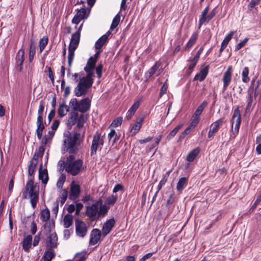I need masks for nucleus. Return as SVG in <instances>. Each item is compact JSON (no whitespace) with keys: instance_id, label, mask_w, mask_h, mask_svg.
Wrapping results in <instances>:
<instances>
[{"instance_id":"nucleus-1","label":"nucleus","mask_w":261,"mask_h":261,"mask_svg":"<svg viewBox=\"0 0 261 261\" xmlns=\"http://www.w3.org/2000/svg\"><path fill=\"white\" fill-rule=\"evenodd\" d=\"M37 165L36 163L30 161L28 170V180L22 192L23 198L26 199L28 195L30 199L31 206L33 208H36L39 201V187L34 182V174Z\"/></svg>"},{"instance_id":"nucleus-2","label":"nucleus","mask_w":261,"mask_h":261,"mask_svg":"<svg viewBox=\"0 0 261 261\" xmlns=\"http://www.w3.org/2000/svg\"><path fill=\"white\" fill-rule=\"evenodd\" d=\"M81 137V132H74L73 136L70 133L66 134L64 139V150L71 154L77 153L81 142L80 140Z\"/></svg>"},{"instance_id":"nucleus-3","label":"nucleus","mask_w":261,"mask_h":261,"mask_svg":"<svg viewBox=\"0 0 261 261\" xmlns=\"http://www.w3.org/2000/svg\"><path fill=\"white\" fill-rule=\"evenodd\" d=\"M86 119L84 114L79 115L77 112H73L70 113L68 116V119L67 121V126L69 129L77 123L74 129H77L76 132H82V138L84 137L85 133V128L84 127Z\"/></svg>"},{"instance_id":"nucleus-4","label":"nucleus","mask_w":261,"mask_h":261,"mask_svg":"<svg viewBox=\"0 0 261 261\" xmlns=\"http://www.w3.org/2000/svg\"><path fill=\"white\" fill-rule=\"evenodd\" d=\"M102 203V200L100 199L91 205L86 206L85 214L90 221H94L97 219L99 206Z\"/></svg>"},{"instance_id":"nucleus-5","label":"nucleus","mask_w":261,"mask_h":261,"mask_svg":"<svg viewBox=\"0 0 261 261\" xmlns=\"http://www.w3.org/2000/svg\"><path fill=\"white\" fill-rule=\"evenodd\" d=\"M83 165V161L81 159H77L74 163L68 164L65 167V170L72 176H76L81 172Z\"/></svg>"},{"instance_id":"nucleus-6","label":"nucleus","mask_w":261,"mask_h":261,"mask_svg":"<svg viewBox=\"0 0 261 261\" xmlns=\"http://www.w3.org/2000/svg\"><path fill=\"white\" fill-rule=\"evenodd\" d=\"M104 140L101 137V134L97 131L93 136L92 144L90 148V155L92 156L96 154L97 150L99 146H103Z\"/></svg>"},{"instance_id":"nucleus-7","label":"nucleus","mask_w":261,"mask_h":261,"mask_svg":"<svg viewBox=\"0 0 261 261\" xmlns=\"http://www.w3.org/2000/svg\"><path fill=\"white\" fill-rule=\"evenodd\" d=\"M231 122L232 127H233V129L239 131L240 126L241 123V116L239 107L238 106H237L234 110Z\"/></svg>"},{"instance_id":"nucleus-8","label":"nucleus","mask_w":261,"mask_h":261,"mask_svg":"<svg viewBox=\"0 0 261 261\" xmlns=\"http://www.w3.org/2000/svg\"><path fill=\"white\" fill-rule=\"evenodd\" d=\"M232 67L231 66H229L226 71L224 73L222 81L223 83V91L224 92L226 90L227 87L230 85L232 80Z\"/></svg>"},{"instance_id":"nucleus-9","label":"nucleus","mask_w":261,"mask_h":261,"mask_svg":"<svg viewBox=\"0 0 261 261\" xmlns=\"http://www.w3.org/2000/svg\"><path fill=\"white\" fill-rule=\"evenodd\" d=\"M45 122H44L43 115H38L36 121L37 129L36 130V134L39 140L41 139L42 138L43 131L45 128Z\"/></svg>"},{"instance_id":"nucleus-10","label":"nucleus","mask_w":261,"mask_h":261,"mask_svg":"<svg viewBox=\"0 0 261 261\" xmlns=\"http://www.w3.org/2000/svg\"><path fill=\"white\" fill-rule=\"evenodd\" d=\"M75 231L78 236L84 237L87 232L86 224L83 221L76 219L75 220Z\"/></svg>"},{"instance_id":"nucleus-11","label":"nucleus","mask_w":261,"mask_h":261,"mask_svg":"<svg viewBox=\"0 0 261 261\" xmlns=\"http://www.w3.org/2000/svg\"><path fill=\"white\" fill-rule=\"evenodd\" d=\"M80 193V186L74 181H72L70 184L69 198L71 200H74L79 197Z\"/></svg>"},{"instance_id":"nucleus-12","label":"nucleus","mask_w":261,"mask_h":261,"mask_svg":"<svg viewBox=\"0 0 261 261\" xmlns=\"http://www.w3.org/2000/svg\"><path fill=\"white\" fill-rule=\"evenodd\" d=\"M224 118H221L211 124L207 137L210 139L213 137L219 130L220 125L223 123Z\"/></svg>"},{"instance_id":"nucleus-13","label":"nucleus","mask_w":261,"mask_h":261,"mask_svg":"<svg viewBox=\"0 0 261 261\" xmlns=\"http://www.w3.org/2000/svg\"><path fill=\"white\" fill-rule=\"evenodd\" d=\"M86 13L87 10L85 8L80 9L77 11L76 14L73 17L72 22L76 24H79L82 19L87 17Z\"/></svg>"},{"instance_id":"nucleus-14","label":"nucleus","mask_w":261,"mask_h":261,"mask_svg":"<svg viewBox=\"0 0 261 261\" xmlns=\"http://www.w3.org/2000/svg\"><path fill=\"white\" fill-rule=\"evenodd\" d=\"M115 223L116 221L114 218L107 220L102 228V234L103 236H106L111 232L112 229L115 226Z\"/></svg>"},{"instance_id":"nucleus-15","label":"nucleus","mask_w":261,"mask_h":261,"mask_svg":"<svg viewBox=\"0 0 261 261\" xmlns=\"http://www.w3.org/2000/svg\"><path fill=\"white\" fill-rule=\"evenodd\" d=\"M208 103L206 101H203L196 110L193 116L192 121H195L198 123L200 120L199 116L202 114L203 110L206 107Z\"/></svg>"},{"instance_id":"nucleus-16","label":"nucleus","mask_w":261,"mask_h":261,"mask_svg":"<svg viewBox=\"0 0 261 261\" xmlns=\"http://www.w3.org/2000/svg\"><path fill=\"white\" fill-rule=\"evenodd\" d=\"M101 236V232L98 229L95 228L92 229L89 241V244L91 245H94L100 240Z\"/></svg>"},{"instance_id":"nucleus-17","label":"nucleus","mask_w":261,"mask_h":261,"mask_svg":"<svg viewBox=\"0 0 261 261\" xmlns=\"http://www.w3.org/2000/svg\"><path fill=\"white\" fill-rule=\"evenodd\" d=\"M81 28L82 25L80 26L79 30L72 35L69 45V46H71V48L73 47L74 48L76 49L78 46L80 40Z\"/></svg>"},{"instance_id":"nucleus-18","label":"nucleus","mask_w":261,"mask_h":261,"mask_svg":"<svg viewBox=\"0 0 261 261\" xmlns=\"http://www.w3.org/2000/svg\"><path fill=\"white\" fill-rule=\"evenodd\" d=\"M58 236L56 232L50 234L48 241L46 242V248H50L53 249L57 248L58 245Z\"/></svg>"},{"instance_id":"nucleus-19","label":"nucleus","mask_w":261,"mask_h":261,"mask_svg":"<svg viewBox=\"0 0 261 261\" xmlns=\"http://www.w3.org/2000/svg\"><path fill=\"white\" fill-rule=\"evenodd\" d=\"M210 69V65H207L203 68H202L200 71L197 73L194 78V80H199L200 82H202L205 80L207 76Z\"/></svg>"},{"instance_id":"nucleus-20","label":"nucleus","mask_w":261,"mask_h":261,"mask_svg":"<svg viewBox=\"0 0 261 261\" xmlns=\"http://www.w3.org/2000/svg\"><path fill=\"white\" fill-rule=\"evenodd\" d=\"M234 34V31H230L224 38V39L223 40L221 44V47L219 49V55L218 57H220L221 56L222 53L224 49L227 46L229 42L230 41V40L232 39L233 35Z\"/></svg>"},{"instance_id":"nucleus-21","label":"nucleus","mask_w":261,"mask_h":261,"mask_svg":"<svg viewBox=\"0 0 261 261\" xmlns=\"http://www.w3.org/2000/svg\"><path fill=\"white\" fill-rule=\"evenodd\" d=\"M79 105V112L85 113L90 110L91 100L88 97L85 98L80 101Z\"/></svg>"},{"instance_id":"nucleus-22","label":"nucleus","mask_w":261,"mask_h":261,"mask_svg":"<svg viewBox=\"0 0 261 261\" xmlns=\"http://www.w3.org/2000/svg\"><path fill=\"white\" fill-rule=\"evenodd\" d=\"M143 120L144 118H140L137 120L135 123L130 125V132L132 133V136H134L139 132L142 127Z\"/></svg>"},{"instance_id":"nucleus-23","label":"nucleus","mask_w":261,"mask_h":261,"mask_svg":"<svg viewBox=\"0 0 261 261\" xmlns=\"http://www.w3.org/2000/svg\"><path fill=\"white\" fill-rule=\"evenodd\" d=\"M254 98V93L250 90L247 91V95L246 96L247 106L245 108V113H247L250 112L252 110L251 106L253 103V100Z\"/></svg>"},{"instance_id":"nucleus-24","label":"nucleus","mask_w":261,"mask_h":261,"mask_svg":"<svg viewBox=\"0 0 261 261\" xmlns=\"http://www.w3.org/2000/svg\"><path fill=\"white\" fill-rule=\"evenodd\" d=\"M15 60L16 64L19 66V71H21L24 60V50L22 48L18 50Z\"/></svg>"},{"instance_id":"nucleus-25","label":"nucleus","mask_w":261,"mask_h":261,"mask_svg":"<svg viewBox=\"0 0 261 261\" xmlns=\"http://www.w3.org/2000/svg\"><path fill=\"white\" fill-rule=\"evenodd\" d=\"M161 65V62L160 61H157L148 71L145 72L144 76L146 81H147L155 73Z\"/></svg>"},{"instance_id":"nucleus-26","label":"nucleus","mask_w":261,"mask_h":261,"mask_svg":"<svg viewBox=\"0 0 261 261\" xmlns=\"http://www.w3.org/2000/svg\"><path fill=\"white\" fill-rule=\"evenodd\" d=\"M39 179L42 181L43 184H46L48 180V176L47 170L44 169L42 170V164H41L39 170Z\"/></svg>"},{"instance_id":"nucleus-27","label":"nucleus","mask_w":261,"mask_h":261,"mask_svg":"<svg viewBox=\"0 0 261 261\" xmlns=\"http://www.w3.org/2000/svg\"><path fill=\"white\" fill-rule=\"evenodd\" d=\"M111 34V32L108 31L107 33L100 37L95 42V47L97 49H100L105 44L108 39V36Z\"/></svg>"},{"instance_id":"nucleus-28","label":"nucleus","mask_w":261,"mask_h":261,"mask_svg":"<svg viewBox=\"0 0 261 261\" xmlns=\"http://www.w3.org/2000/svg\"><path fill=\"white\" fill-rule=\"evenodd\" d=\"M56 256V252L54 249L50 248H46L44 252L42 259L44 261H51Z\"/></svg>"},{"instance_id":"nucleus-29","label":"nucleus","mask_w":261,"mask_h":261,"mask_svg":"<svg viewBox=\"0 0 261 261\" xmlns=\"http://www.w3.org/2000/svg\"><path fill=\"white\" fill-rule=\"evenodd\" d=\"M32 242V236L31 234L27 236L22 241V249L27 252H29Z\"/></svg>"},{"instance_id":"nucleus-30","label":"nucleus","mask_w":261,"mask_h":261,"mask_svg":"<svg viewBox=\"0 0 261 261\" xmlns=\"http://www.w3.org/2000/svg\"><path fill=\"white\" fill-rule=\"evenodd\" d=\"M200 149L199 147L193 149L188 154L186 157V160L190 163L193 162L200 153Z\"/></svg>"},{"instance_id":"nucleus-31","label":"nucleus","mask_w":261,"mask_h":261,"mask_svg":"<svg viewBox=\"0 0 261 261\" xmlns=\"http://www.w3.org/2000/svg\"><path fill=\"white\" fill-rule=\"evenodd\" d=\"M140 104V101H137L135 102L133 106L129 108V109L127 112L126 116L125 117V118L127 120H130L133 117L135 113L138 109Z\"/></svg>"},{"instance_id":"nucleus-32","label":"nucleus","mask_w":261,"mask_h":261,"mask_svg":"<svg viewBox=\"0 0 261 261\" xmlns=\"http://www.w3.org/2000/svg\"><path fill=\"white\" fill-rule=\"evenodd\" d=\"M198 32H194L191 36L188 42L187 43L185 47V50H189L196 42L198 39Z\"/></svg>"},{"instance_id":"nucleus-33","label":"nucleus","mask_w":261,"mask_h":261,"mask_svg":"<svg viewBox=\"0 0 261 261\" xmlns=\"http://www.w3.org/2000/svg\"><path fill=\"white\" fill-rule=\"evenodd\" d=\"M188 182V177H182L180 178L177 183L176 189L181 192L187 186Z\"/></svg>"},{"instance_id":"nucleus-34","label":"nucleus","mask_w":261,"mask_h":261,"mask_svg":"<svg viewBox=\"0 0 261 261\" xmlns=\"http://www.w3.org/2000/svg\"><path fill=\"white\" fill-rule=\"evenodd\" d=\"M78 83L77 86L75 88L74 92V94L77 97L82 96L85 95L88 91V88H86L85 87Z\"/></svg>"},{"instance_id":"nucleus-35","label":"nucleus","mask_w":261,"mask_h":261,"mask_svg":"<svg viewBox=\"0 0 261 261\" xmlns=\"http://www.w3.org/2000/svg\"><path fill=\"white\" fill-rule=\"evenodd\" d=\"M210 10V6H207L202 12L199 19V28L206 22V17Z\"/></svg>"},{"instance_id":"nucleus-36","label":"nucleus","mask_w":261,"mask_h":261,"mask_svg":"<svg viewBox=\"0 0 261 261\" xmlns=\"http://www.w3.org/2000/svg\"><path fill=\"white\" fill-rule=\"evenodd\" d=\"M36 53V44L33 39L30 41V49L29 53V61L32 62Z\"/></svg>"},{"instance_id":"nucleus-37","label":"nucleus","mask_w":261,"mask_h":261,"mask_svg":"<svg viewBox=\"0 0 261 261\" xmlns=\"http://www.w3.org/2000/svg\"><path fill=\"white\" fill-rule=\"evenodd\" d=\"M171 172V170H169V171L166 172V173L165 174H163V177L162 179L160 180V181L158 186L157 192L160 191L162 189L163 186H164L165 185V184L166 183V182L167 181V180L168 179L169 176Z\"/></svg>"},{"instance_id":"nucleus-38","label":"nucleus","mask_w":261,"mask_h":261,"mask_svg":"<svg viewBox=\"0 0 261 261\" xmlns=\"http://www.w3.org/2000/svg\"><path fill=\"white\" fill-rule=\"evenodd\" d=\"M48 42V37L47 36H44L39 42V53H41L44 49Z\"/></svg>"},{"instance_id":"nucleus-39","label":"nucleus","mask_w":261,"mask_h":261,"mask_svg":"<svg viewBox=\"0 0 261 261\" xmlns=\"http://www.w3.org/2000/svg\"><path fill=\"white\" fill-rule=\"evenodd\" d=\"M69 111V107L65 104L64 102L60 104L58 110V113L60 117H64L66 113L65 112Z\"/></svg>"},{"instance_id":"nucleus-40","label":"nucleus","mask_w":261,"mask_h":261,"mask_svg":"<svg viewBox=\"0 0 261 261\" xmlns=\"http://www.w3.org/2000/svg\"><path fill=\"white\" fill-rule=\"evenodd\" d=\"M64 226L65 228H69L72 224L73 217L71 215L67 214L63 219Z\"/></svg>"},{"instance_id":"nucleus-41","label":"nucleus","mask_w":261,"mask_h":261,"mask_svg":"<svg viewBox=\"0 0 261 261\" xmlns=\"http://www.w3.org/2000/svg\"><path fill=\"white\" fill-rule=\"evenodd\" d=\"M183 124H180L176 126L167 136L166 140L170 141L172 139L177 133V132L181 128Z\"/></svg>"},{"instance_id":"nucleus-42","label":"nucleus","mask_w":261,"mask_h":261,"mask_svg":"<svg viewBox=\"0 0 261 261\" xmlns=\"http://www.w3.org/2000/svg\"><path fill=\"white\" fill-rule=\"evenodd\" d=\"M75 48H71V46L68 47V63L69 67H71L74 57V51Z\"/></svg>"},{"instance_id":"nucleus-43","label":"nucleus","mask_w":261,"mask_h":261,"mask_svg":"<svg viewBox=\"0 0 261 261\" xmlns=\"http://www.w3.org/2000/svg\"><path fill=\"white\" fill-rule=\"evenodd\" d=\"M93 83V81L89 80L85 77L81 78L79 82V84H81L86 88H90Z\"/></svg>"},{"instance_id":"nucleus-44","label":"nucleus","mask_w":261,"mask_h":261,"mask_svg":"<svg viewBox=\"0 0 261 261\" xmlns=\"http://www.w3.org/2000/svg\"><path fill=\"white\" fill-rule=\"evenodd\" d=\"M40 218L43 222H47L50 218V212L48 208L44 209L41 212Z\"/></svg>"},{"instance_id":"nucleus-45","label":"nucleus","mask_w":261,"mask_h":261,"mask_svg":"<svg viewBox=\"0 0 261 261\" xmlns=\"http://www.w3.org/2000/svg\"><path fill=\"white\" fill-rule=\"evenodd\" d=\"M249 71V68L248 67H245L243 70L242 73V81L245 83H247L250 81V77L248 76Z\"/></svg>"},{"instance_id":"nucleus-46","label":"nucleus","mask_w":261,"mask_h":261,"mask_svg":"<svg viewBox=\"0 0 261 261\" xmlns=\"http://www.w3.org/2000/svg\"><path fill=\"white\" fill-rule=\"evenodd\" d=\"M109 209V207L106 205H102V203L99 205L98 212V217L105 216L107 214Z\"/></svg>"},{"instance_id":"nucleus-47","label":"nucleus","mask_w":261,"mask_h":261,"mask_svg":"<svg viewBox=\"0 0 261 261\" xmlns=\"http://www.w3.org/2000/svg\"><path fill=\"white\" fill-rule=\"evenodd\" d=\"M96 63L95 59H93L92 57H91L88 59L87 64L84 68H87L88 69L90 70H93L95 68Z\"/></svg>"},{"instance_id":"nucleus-48","label":"nucleus","mask_w":261,"mask_h":261,"mask_svg":"<svg viewBox=\"0 0 261 261\" xmlns=\"http://www.w3.org/2000/svg\"><path fill=\"white\" fill-rule=\"evenodd\" d=\"M79 103L80 101H78L76 98H72L70 101L69 105L70 107L72 109V110H74V111H79Z\"/></svg>"},{"instance_id":"nucleus-49","label":"nucleus","mask_w":261,"mask_h":261,"mask_svg":"<svg viewBox=\"0 0 261 261\" xmlns=\"http://www.w3.org/2000/svg\"><path fill=\"white\" fill-rule=\"evenodd\" d=\"M120 20V16L119 14H117L113 18L112 23L110 27V29L111 30H114L115 29L119 24V22Z\"/></svg>"},{"instance_id":"nucleus-50","label":"nucleus","mask_w":261,"mask_h":261,"mask_svg":"<svg viewBox=\"0 0 261 261\" xmlns=\"http://www.w3.org/2000/svg\"><path fill=\"white\" fill-rule=\"evenodd\" d=\"M66 175L64 173H63L59 177L57 182V187L58 189H62L63 185L66 180Z\"/></svg>"},{"instance_id":"nucleus-51","label":"nucleus","mask_w":261,"mask_h":261,"mask_svg":"<svg viewBox=\"0 0 261 261\" xmlns=\"http://www.w3.org/2000/svg\"><path fill=\"white\" fill-rule=\"evenodd\" d=\"M198 124L195 121H192L189 125L182 132L186 136L188 135L191 131Z\"/></svg>"},{"instance_id":"nucleus-52","label":"nucleus","mask_w":261,"mask_h":261,"mask_svg":"<svg viewBox=\"0 0 261 261\" xmlns=\"http://www.w3.org/2000/svg\"><path fill=\"white\" fill-rule=\"evenodd\" d=\"M255 80H253L251 81V84L249 87L247 91H249L250 90H252V92L254 93V99H256V96L257 95V89L259 87V83L258 82L257 85L256 86L255 89H254V84Z\"/></svg>"},{"instance_id":"nucleus-53","label":"nucleus","mask_w":261,"mask_h":261,"mask_svg":"<svg viewBox=\"0 0 261 261\" xmlns=\"http://www.w3.org/2000/svg\"><path fill=\"white\" fill-rule=\"evenodd\" d=\"M68 196V191L67 189H65L62 190L61 191V194L60 196V203L62 205L64 204Z\"/></svg>"},{"instance_id":"nucleus-54","label":"nucleus","mask_w":261,"mask_h":261,"mask_svg":"<svg viewBox=\"0 0 261 261\" xmlns=\"http://www.w3.org/2000/svg\"><path fill=\"white\" fill-rule=\"evenodd\" d=\"M118 197L117 195H113L108 197L106 199V202L108 205H113L117 200Z\"/></svg>"},{"instance_id":"nucleus-55","label":"nucleus","mask_w":261,"mask_h":261,"mask_svg":"<svg viewBox=\"0 0 261 261\" xmlns=\"http://www.w3.org/2000/svg\"><path fill=\"white\" fill-rule=\"evenodd\" d=\"M65 67L64 66H62L61 67V78L62 79V80L61 81V88L62 89H63V88L65 87V81L64 79L65 74Z\"/></svg>"},{"instance_id":"nucleus-56","label":"nucleus","mask_w":261,"mask_h":261,"mask_svg":"<svg viewBox=\"0 0 261 261\" xmlns=\"http://www.w3.org/2000/svg\"><path fill=\"white\" fill-rule=\"evenodd\" d=\"M198 61L199 60L196 59L194 57L192 60H189V61L190 62V64L188 66L189 70L192 71L194 67L196 66Z\"/></svg>"},{"instance_id":"nucleus-57","label":"nucleus","mask_w":261,"mask_h":261,"mask_svg":"<svg viewBox=\"0 0 261 261\" xmlns=\"http://www.w3.org/2000/svg\"><path fill=\"white\" fill-rule=\"evenodd\" d=\"M249 38H245L244 40L241 41L239 43L237 44L235 47V51H238L242 48L248 42Z\"/></svg>"},{"instance_id":"nucleus-58","label":"nucleus","mask_w":261,"mask_h":261,"mask_svg":"<svg viewBox=\"0 0 261 261\" xmlns=\"http://www.w3.org/2000/svg\"><path fill=\"white\" fill-rule=\"evenodd\" d=\"M93 70L88 69L87 68H84V71L86 72L87 75L86 76H84L86 79L93 81V77L94 76V73L93 72Z\"/></svg>"},{"instance_id":"nucleus-59","label":"nucleus","mask_w":261,"mask_h":261,"mask_svg":"<svg viewBox=\"0 0 261 261\" xmlns=\"http://www.w3.org/2000/svg\"><path fill=\"white\" fill-rule=\"evenodd\" d=\"M168 84H167V82H165L163 84V85H162V86L160 89V94H159L160 97H162L164 94L166 93L167 89H168Z\"/></svg>"},{"instance_id":"nucleus-60","label":"nucleus","mask_w":261,"mask_h":261,"mask_svg":"<svg viewBox=\"0 0 261 261\" xmlns=\"http://www.w3.org/2000/svg\"><path fill=\"white\" fill-rule=\"evenodd\" d=\"M122 117H118L113 121L111 125H113L114 127H117L120 126L122 124Z\"/></svg>"},{"instance_id":"nucleus-61","label":"nucleus","mask_w":261,"mask_h":261,"mask_svg":"<svg viewBox=\"0 0 261 261\" xmlns=\"http://www.w3.org/2000/svg\"><path fill=\"white\" fill-rule=\"evenodd\" d=\"M102 68L103 65L101 63L98 64V66L95 68L96 74L99 79H100L102 76Z\"/></svg>"},{"instance_id":"nucleus-62","label":"nucleus","mask_w":261,"mask_h":261,"mask_svg":"<svg viewBox=\"0 0 261 261\" xmlns=\"http://www.w3.org/2000/svg\"><path fill=\"white\" fill-rule=\"evenodd\" d=\"M217 13L216 8L213 9L206 17V22H208L216 15Z\"/></svg>"},{"instance_id":"nucleus-63","label":"nucleus","mask_w":261,"mask_h":261,"mask_svg":"<svg viewBox=\"0 0 261 261\" xmlns=\"http://www.w3.org/2000/svg\"><path fill=\"white\" fill-rule=\"evenodd\" d=\"M44 110V102L43 101V100H41L40 101L39 109H38V112H37V114L43 115Z\"/></svg>"},{"instance_id":"nucleus-64","label":"nucleus","mask_w":261,"mask_h":261,"mask_svg":"<svg viewBox=\"0 0 261 261\" xmlns=\"http://www.w3.org/2000/svg\"><path fill=\"white\" fill-rule=\"evenodd\" d=\"M46 68L47 69V71H48V77H49L50 81H51V82L53 83H54V81H55V77H54V73L53 72V71H52V69L50 67H48V66H46Z\"/></svg>"}]
</instances>
